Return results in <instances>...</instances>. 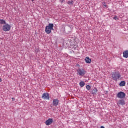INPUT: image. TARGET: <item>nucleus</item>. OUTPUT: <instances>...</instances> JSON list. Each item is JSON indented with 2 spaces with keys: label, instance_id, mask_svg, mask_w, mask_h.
<instances>
[{
  "label": "nucleus",
  "instance_id": "nucleus-5",
  "mask_svg": "<svg viewBox=\"0 0 128 128\" xmlns=\"http://www.w3.org/2000/svg\"><path fill=\"white\" fill-rule=\"evenodd\" d=\"M118 98H120V100H123V98H126V93L124 92H118Z\"/></svg>",
  "mask_w": 128,
  "mask_h": 128
},
{
  "label": "nucleus",
  "instance_id": "nucleus-1",
  "mask_svg": "<svg viewBox=\"0 0 128 128\" xmlns=\"http://www.w3.org/2000/svg\"><path fill=\"white\" fill-rule=\"evenodd\" d=\"M54 24H48V26H46V32L48 34H50V33L52 32V30H54Z\"/></svg>",
  "mask_w": 128,
  "mask_h": 128
},
{
  "label": "nucleus",
  "instance_id": "nucleus-10",
  "mask_svg": "<svg viewBox=\"0 0 128 128\" xmlns=\"http://www.w3.org/2000/svg\"><path fill=\"white\" fill-rule=\"evenodd\" d=\"M123 56L125 58H128V50H126L124 52Z\"/></svg>",
  "mask_w": 128,
  "mask_h": 128
},
{
  "label": "nucleus",
  "instance_id": "nucleus-9",
  "mask_svg": "<svg viewBox=\"0 0 128 128\" xmlns=\"http://www.w3.org/2000/svg\"><path fill=\"white\" fill-rule=\"evenodd\" d=\"M118 106H125L126 101L124 100H120L117 103Z\"/></svg>",
  "mask_w": 128,
  "mask_h": 128
},
{
  "label": "nucleus",
  "instance_id": "nucleus-3",
  "mask_svg": "<svg viewBox=\"0 0 128 128\" xmlns=\"http://www.w3.org/2000/svg\"><path fill=\"white\" fill-rule=\"evenodd\" d=\"M86 70L84 69L78 68L77 70V74L80 76H84L86 75Z\"/></svg>",
  "mask_w": 128,
  "mask_h": 128
},
{
  "label": "nucleus",
  "instance_id": "nucleus-16",
  "mask_svg": "<svg viewBox=\"0 0 128 128\" xmlns=\"http://www.w3.org/2000/svg\"><path fill=\"white\" fill-rule=\"evenodd\" d=\"M86 88L88 90H92V87L90 85H88Z\"/></svg>",
  "mask_w": 128,
  "mask_h": 128
},
{
  "label": "nucleus",
  "instance_id": "nucleus-8",
  "mask_svg": "<svg viewBox=\"0 0 128 128\" xmlns=\"http://www.w3.org/2000/svg\"><path fill=\"white\" fill-rule=\"evenodd\" d=\"M60 104V100L58 99H54L53 100V105L54 106H58Z\"/></svg>",
  "mask_w": 128,
  "mask_h": 128
},
{
  "label": "nucleus",
  "instance_id": "nucleus-20",
  "mask_svg": "<svg viewBox=\"0 0 128 128\" xmlns=\"http://www.w3.org/2000/svg\"><path fill=\"white\" fill-rule=\"evenodd\" d=\"M12 101L14 102V100H16V99L14 98H12Z\"/></svg>",
  "mask_w": 128,
  "mask_h": 128
},
{
  "label": "nucleus",
  "instance_id": "nucleus-21",
  "mask_svg": "<svg viewBox=\"0 0 128 128\" xmlns=\"http://www.w3.org/2000/svg\"><path fill=\"white\" fill-rule=\"evenodd\" d=\"M2 82V78H0V82Z\"/></svg>",
  "mask_w": 128,
  "mask_h": 128
},
{
  "label": "nucleus",
  "instance_id": "nucleus-4",
  "mask_svg": "<svg viewBox=\"0 0 128 128\" xmlns=\"http://www.w3.org/2000/svg\"><path fill=\"white\" fill-rule=\"evenodd\" d=\"M10 28H12V26H10V25L6 24L3 26L2 30H4V32H10Z\"/></svg>",
  "mask_w": 128,
  "mask_h": 128
},
{
  "label": "nucleus",
  "instance_id": "nucleus-24",
  "mask_svg": "<svg viewBox=\"0 0 128 128\" xmlns=\"http://www.w3.org/2000/svg\"><path fill=\"white\" fill-rule=\"evenodd\" d=\"M39 52V50H38L37 52Z\"/></svg>",
  "mask_w": 128,
  "mask_h": 128
},
{
  "label": "nucleus",
  "instance_id": "nucleus-19",
  "mask_svg": "<svg viewBox=\"0 0 128 128\" xmlns=\"http://www.w3.org/2000/svg\"><path fill=\"white\" fill-rule=\"evenodd\" d=\"M64 2V0H60L61 2Z\"/></svg>",
  "mask_w": 128,
  "mask_h": 128
},
{
  "label": "nucleus",
  "instance_id": "nucleus-15",
  "mask_svg": "<svg viewBox=\"0 0 128 128\" xmlns=\"http://www.w3.org/2000/svg\"><path fill=\"white\" fill-rule=\"evenodd\" d=\"M120 86H126V82H122L120 84Z\"/></svg>",
  "mask_w": 128,
  "mask_h": 128
},
{
  "label": "nucleus",
  "instance_id": "nucleus-13",
  "mask_svg": "<svg viewBox=\"0 0 128 128\" xmlns=\"http://www.w3.org/2000/svg\"><path fill=\"white\" fill-rule=\"evenodd\" d=\"M80 88H84L86 86V83L84 82H81L80 83Z\"/></svg>",
  "mask_w": 128,
  "mask_h": 128
},
{
  "label": "nucleus",
  "instance_id": "nucleus-14",
  "mask_svg": "<svg viewBox=\"0 0 128 128\" xmlns=\"http://www.w3.org/2000/svg\"><path fill=\"white\" fill-rule=\"evenodd\" d=\"M6 24V20H0V24Z\"/></svg>",
  "mask_w": 128,
  "mask_h": 128
},
{
  "label": "nucleus",
  "instance_id": "nucleus-7",
  "mask_svg": "<svg viewBox=\"0 0 128 128\" xmlns=\"http://www.w3.org/2000/svg\"><path fill=\"white\" fill-rule=\"evenodd\" d=\"M52 122H54V120L52 118H50L46 122V126H50L51 124H52Z\"/></svg>",
  "mask_w": 128,
  "mask_h": 128
},
{
  "label": "nucleus",
  "instance_id": "nucleus-12",
  "mask_svg": "<svg viewBox=\"0 0 128 128\" xmlns=\"http://www.w3.org/2000/svg\"><path fill=\"white\" fill-rule=\"evenodd\" d=\"M98 92V88H94L92 91V94H96Z\"/></svg>",
  "mask_w": 128,
  "mask_h": 128
},
{
  "label": "nucleus",
  "instance_id": "nucleus-17",
  "mask_svg": "<svg viewBox=\"0 0 128 128\" xmlns=\"http://www.w3.org/2000/svg\"><path fill=\"white\" fill-rule=\"evenodd\" d=\"M68 4H74V2L73 1H69L68 2Z\"/></svg>",
  "mask_w": 128,
  "mask_h": 128
},
{
  "label": "nucleus",
  "instance_id": "nucleus-18",
  "mask_svg": "<svg viewBox=\"0 0 128 128\" xmlns=\"http://www.w3.org/2000/svg\"><path fill=\"white\" fill-rule=\"evenodd\" d=\"M114 20H118V16H115L114 18Z\"/></svg>",
  "mask_w": 128,
  "mask_h": 128
},
{
  "label": "nucleus",
  "instance_id": "nucleus-11",
  "mask_svg": "<svg viewBox=\"0 0 128 128\" xmlns=\"http://www.w3.org/2000/svg\"><path fill=\"white\" fill-rule=\"evenodd\" d=\"M85 60L86 64H92V60L90 58V57H86Z\"/></svg>",
  "mask_w": 128,
  "mask_h": 128
},
{
  "label": "nucleus",
  "instance_id": "nucleus-22",
  "mask_svg": "<svg viewBox=\"0 0 128 128\" xmlns=\"http://www.w3.org/2000/svg\"><path fill=\"white\" fill-rule=\"evenodd\" d=\"M104 6H105V8H106L108 6H107L106 5H105V4H104Z\"/></svg>",
  "mask_w": 128,
  "mask_h": 128
},
{
  "label": "nucleus",
  "instance_id": "nucleus-2",
  "mask_svg": "<svg viewBox=\"0 0 128 128\" xmlns=\"http://www.w3.org/2000/svg\"><path fill=\"white\" fill-rule=\"evenodd\" d=\"M112 78L114 80H118L122 78V76L120 72H115L112 74Z\"/></svg>",
  "mask_w": 128,
  "mask_h": 128
},
{
  "label": "nucleus",
  "instance_id": "nucleus-6",
  "mask_svg": "<svg viewBox=\"0 0 128 128\" xmlns=\"http://www.w3.org/2000/svg\"><path fill=\"white\" fill-rule=\"evenodd\" d=\"M50 98L49 94L48 93L44 94L42 96V98L44 100H50Z\"/></svg>",
  "mask_w": 128,
  "mask_h": 128
},
{
  "label": "nucleus",
  "instance_id": "nucleus-25",
  "mask_svg": "<svg viewBox=\"0 0 128 128\" xmlns=\"http://www.w3.org/2000/svg\"><path fill=\"white\" fill-rule=\"evenodd\" d=\"M78 66H80V65H79V64H78Z\"/></svg>",
  "mask_w": 128,
  "mask_h": 128
},
{
  "label": "nucleus",
  "instance_id": "nucleus-23",
  "mask_svg": "<svg viewBox=\"0 0 128 128\" xmlns=\"http://www.w3.org/2000/svg\"><path fill=\"white\" fill-rule=\"evenodd\" d=\"M32 2H34V0H32Z\"/></svg>",
  "mask_w": 128,
  "mask_h": 128
}]
</instances>
